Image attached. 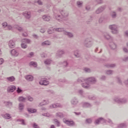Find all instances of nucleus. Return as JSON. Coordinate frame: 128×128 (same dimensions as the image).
I'll use <instances>...</instances> for the list:
<instances>
[{"label": "nucleus", "instance_id": "17", "mask_svg": "<svg viewBox=\"0 0 128 128\" xmlns=\"http://www.w3.org/2000/svg\"><path fill=\"white\" fill-rule=\"evenodd\" d=\"M109 46L112 50H116V44L114 42H110Z\"/></svg>", "mask_w": 128, "mask_h": 128}, {"label": "nucleus", "instance_id": "39", "mask_svg": "<svg viewBox=\"0 0 128 128\" xmlns=\"http://www.w3.org/2000/svg\"><path fill=\"white\" fill-rule=\"evenodd\" d=\"M26 100V98H24V96H20L18 98V100L19 102H25L24 100Z\"/></svg>", "mask_w": 128, "mask_h": 128}, {"label": "nucleus", "instance_id": "26", "mask_svg": "<svg viewBox=\"0 0 128 128\" xmlns=\"http://www.w3.org/2000/svg\"><path fill=\"white\" fill-rule=\"evenodd\" d=\"M42 18L46 22H50V18L48 16H46V15H44L42 16Z\"/></svg>", "mask_w": 128, "mask_h": 128}, {"label": "nucleus", "instance_id": "37", "mask_svg": "<svg viewBox=\"0 0 128 128\" xmlns=\"http://www.w3.org/2000/svg\"><path fill=\"white\" fill-rule=\"evenodd\" d=\"M56 116H58V118H64V114L60 112H57L56 114Z\"/></svg>", "mask_w": 128, "mask_h": 128}, {"label": "nucleus", "instance_id": "54", "mask_svg": "<svg viewBox=\"0 0 128 128\" xmlns=\"http://www.w3.org/2000/svg\"><path fill=\"white\" fill-rule=\"evenodd\" d=\"M48 32L49 34H52L54 33V29L52 30H48Z\"/></svg>", "mask_w": 128, "mask_h": 128}, {"label": "nucleus", "instance_id": "16", "mask_svg": "<svg viewBox=\"0 0 128 128\" xmlns=\"http://www.w3.org/2000/svg\"><path fill=\"white\" fill-rule=\"evenodd\" d=\"M25 78L28 82H32L34 80V76L32 75H26L25 76Z\"/></svg>", "mask_w": 128, "mask_h": 128}, {"label": "nucleus", "instance_id": "46", "mask_svg": "<svg viewBox=\"0 0 128 128\" xmlns=\"http://www.w3.org/2000/svg\"><path fill=\"white\" fill-rule=\"evenodd\" d=\"M4 104H5L6 106H12V102H10L4 101Z\"/></svg>", "mask_w": 128, "mask_h": 128}, {"label": "nucleus", "instance_id": "23", "mask_svg": "<svg viewBox=\"0 0 128 128\" xmlns=\"http://www.w3.org/2000/svg\"><path fill=\"white\" fill-rule=\"evenodd\" d=\"M3 118L6 120H10V118H12V116H10V114H6L3 115Z\"/></svg>", "mask_w": 128, "mask_h": 128}, {"label": "nucleus", "instance_id": "38", "mask_svg": "<svg viewBox=\"0 0 128 128\" xmlns=\"http://www.w3.org/2000/svg\"><path fill=\"white\" fill-rule=\"evenodd\" d=\"M54 122L56 123V124L57 126H60V122H59V121L56 119L54 120Z\"/></svg>", "mask_w": 128, "mask_h": 128}, {"label": "nucleus", "instance_id": "55", "mask_svg": "<svg viewBox=\"0 0 128 128\" xmlns=\"http://www.w3.org/2000/svg\"><path fill=\"white\" fill-rule=\"evenodd\" d=\"M96 1L98 4H102L103 2L102 0H96Z\"/></svg>", "mask_w": 128, "mask_h": 128}, {"label": "nucleus", "instance_id": "49", "mask_svg": "<svg viewBox=\"0 0 128 128\" xmlns=\"http://www.w3.org/2000/svg\"><path fill=\"white\" fill-rule=\"evenodd\" d=\"M56 18L59 22H60V20H62V17H60V15H56Z\"/></svg>", "mask_w": 128, "mask_h": 128}, {"label": "nucleus", "instance_id": "24", "mask_svg": "<svg viewBox=\"0 0 128 128\" xmlns=\"http://www.w3.org/2000/svg\"><path fill=\"white\" fill-rule=\"evenodd\" d=\"M51 43L50 42L48 41V40H46L44 42H42V46H50Z\"/></svg>", "mask_w": 128, "mask_h": 128}, {"label": "nucleus", "instance_id": "13", "mask_svg": "<svg viewBox=\"0 0 128 128\" xmlns=\"http://www.w3.org/2000/svg\"><path fill=\"white\" fill-rule=\"evenodd\" d=\"M63 34H64V36H68V38H74V34L70 32L64 31Z\"/></svg>", "mask_w": 128, "mask_h": 128}, {"label": "nucleus", "instance_id": "64", "mask_svg": "<svg viewBox=\"0 0 128 128\" xmlns=\"http://www.w3.org/2000/svg\"><path fill=\"white\" fill-rule=\"evenodd\" d=\"M123 50L125 52H128V50L126 48H123Z\"/></svg>", "mask_w": 128, "mask_h": 128}, {"label": "nucleus", "instance_id": "1", "mask_svg": "<svg viewBox=\"0 0 128 128\" xmlns=\"http://www.w3.org/2000/svg\"><path fill=\"white\" fill-rule=\"evenodd\" d=\"M92 44H94V42L92 41V38H85L83 42V46L86 48H92Z\"/></svg>", "mask_w": 128, "mask_h": 128}, {"label": "nucleus", "instance_id": "36", "mask_svg": "<svg viewBox=\"0 0 128 128\" xmlns=\"http://www.w3.org/2000/svg\"><path fill=\"white\" fill-rule=\"evenodd\" d=\"M116 64H106L105 65V66H106V68H114L116 67Z\"/></svg>", "mask_w": 128, "mask_h": 128}, {"label": "nucleus", "instance_id": "44", "mask_svg": "<svg viewBox=\"0 0 128 128\" xmlns=\"http://www.w3.org/2000/svg\"><path fill=\"white\" fill-rule=\"evenodd\" d=\"M21 47L22 48H28V45L22 42L21 44Z\"/></svg>", "mask_w": 128, "mask_h": 128}, {"label": "nucleus", "instance_id": "2", "mask_svg": "<svg viewBox=\"0 0 128 128\" xmlns=\"http://www.w3.org/2000/svg\"><path fill=\"white\" fill-rule=\"evenodd\" d=\"M109 28L111 30L112 34H118V26L116 24H112L109 26Z\"/></svg>", "mask_w": 128, "mask_h": 128}, {"label": "nucleus", "instance_id": "47", "mask_svg": "<svg viewBox=\"0 0 128 128\" xmlns=\"http://www.w3.org/2000/svg\"><path fill=\"white\" fill-rule=\"evenodd\" d=\"M26 98L29 102H32V100H34V98L32 97L31 96H27Z\"/></svg>", "mask_w": 128, "mask_h": 128}, {"label": "nucleus", "instance_id": "40", "mask_svg": "<svg viewBox=\"0 0 128 128\" xmlns=\"http://www.w3.org/2000/svg\"><path fill=\"white\" fill-rule=\"evenodd\" d=\"M18 106L20 110L22 111V110H24V104L22 103H20L19 104Z\"/></svg>", "mask_w": 128, "mask_h": 128}, {"label": "nucleus", "instance_id": "8", "mask_svg": "<svg viewBox=\"0 0 128 128\" xmlns=\"http://www.w3.org/2000/svg\"><path fill=\"white\" fill-rule=\"evenodd\" d=\"M104 38L107 40L109 42H114V38L112 37L108 34H104Z\"/></svg>", "mask_w": 128, "mask_h": 128}, {"label": "nucleus", "instance_id": "52", "mask_svg": "<svg viewBox=\"0 0 128 128\" xmlns=\"http://www.w3.org/2000/svg\"><path fill=\"white\" fill-rule=\"evenodd\" d=\"M34 2H38V4H39V6H42V2L40 0H37V2L35 1Z\"/></svg>", "mask_w": 128, "mask_h": 128}, {"label": "nucleus", "instance_id": "61", "mask_svg": "<svg viewBox=\"0 0 128 128\" xmlns=\"http://www.w3.org/2000/svg\"><path fill=\"white\" fill-rule=\"evenodd\" d=\"M106 76H102L100 80H106Z\"/></svg>", "mask_w": 128, "mask_h": 128}, {"label": "nucleus", "instance_id": "42", "mask_svg": "<svg viewBox=\"0 0 128 128\" xmlns=\"http://www.w3.org/2000/svg\"><path fill=\"white\" fill-rule=\"evenodd\" d=\"M62 64L64 68H68V61H64Z\"/></svg>", "mask_w": 128, "mask_h": 128}, {"label": "nucleus", "instance_id": "48", "mask_svg": "<svg viewBox=\"0 0 128 128\" xmlns=\"http://www.w3.org/2000/svg\"><path fill=\"white\" fill-rule=\"evenodd\" d=\"M86 124H92V120L91 118H88L86 120Z\"/></svg>", "mask_w": 128, "mask_h": 128}, {"label": "nucleus", "instance_id": "10", "mask_svg": "<svg viewBox=\"0 0 128 128\" xmlns=\"http://www.w3.org/2000/svg\"><path fill=\"white\" fill-rule=\"evenodd\" d=\"M64 124H67V126H74V120H64Z\"/></svg>", "mask_w": 128, "mask_h": 128}, {"label": "nucleus", "instance_id": "14", "mask_svg": "<svg viewBox=\"0 0 128 128\" xmlns=\"http://www.w3.org/2000/svg\"><path fill=\"white\" fill-rule=\"evenodd\" d=\"M8 46L10 48H14L16 47V42L12 40H10L8 42Z\"/></svg>", "mask_w": 128, "mask_h": 128}, {"label": "nucleus", "instance_id": "21", "mask_svg": "<svg viewBox=\"0 0 128 128\" xmlns=\"http://www.w3.org/2000/svg\"><path fill=\"white\" fill-rule=\"evenodd\" d=\"M27 110L29 114H36V110L34 108H28Z\"/></svg>", "mask_w": 128, "mask_h": 128}, {"label": "nucleus", "instance_id": "53", "mask_svg": "<svg viewBox=\"0 0 128 128\" xmlns=\"http://www.w3.org/2000/svg\"><path fill=\"white\" fill-rule=\"evenodd\" d=\"M32 128H40V126L34 123L33 126H32Z\"/></svg>", "mask_w": 128, "mask_h": 128}, {"label": "nucleus", "instance_id": "51", "mask_svg": "<svg viewBox=\"0 0 128 128\" xmlns=\"http://www.w3.org/2000/svg\"><path fill=\"white\" fill-rule=\"evenodd\" d=\"M16 92L18 94H20V92H22V90L20 88V87H18L16 90Z\"/></svg>", "mask_w": 128, "mask_h": 128}, {"label": "nucleus", "instance_id": "45", "mask_svg": "<svg viewBox=\"0 0 128 128\" xmlns=\"http://www.w3.org/2000/svg\"><path fill=\"white\" fill-rule=\"evenodd\" d=\"M23 42H27V44H30V40L29 39L24 38L22 40Z\"/></svg>", "mask_w": 128, "mask_h": 128}, {"label": "nucleus", "instance_id": "3", "mask_svg": "<svg viewBox=\"0 0 128 128\" xmlns=\"http://www.w3.org/2000/svg\"><path fill=\"white\" fill-rule=\"evenodd\" d=\"M106 5L102 6L99 8H98L96 10L95 12L96 14H102L103 12L106 10Z\"/></svg>", "mask_w": 128, "mask_h": 128}, {"label": "nucleus", "instance_id": "31", "mask_svg": "<svg viewBox=\"0 0 128 128\" xmlns=\"http://www.w3.org/2000/svg\"><path fill=\"white\" fill-rule=\"evenodd\" d=\"M30 66H32L34 68H36V66H38V64H36V62H30Z\"/></svg>", "mask_w": 128, "mask_h": 128}, {"label": "nucleus", "instance_id": "25", "mask_svg": "<svg viewBox=\"0 0 128 128\" xmlns=\"http://www.w3.org/2000/svg\"><path fill=\"white\" fill-rule=\"evenodd\" d=\"M44 64L47 66H50L52 64V60L50 59H47L44 61Z\"/></svg>", "mask_w": 128, "mask_h": 128}, {"label": "nucleus", "instance_id": "56", "mask_svg": "<svg viewBox=\"0 0 128 128\" xmlns=\"http://www.w3.org/2000/svg\"><path fill=\"white\" fill-rule=\"evenodd\" d=\"M106 74H112V70H108L106 71Z\"/></svg>", "mask_w": 128, "mask_h": 128}, {"label": "nucleus", "instance_id": "27", "mask_svg": "<svg viewBox=\"0 0 128 128\" xmlns=\"http://www.w3.org/2000/svg\"><path fill=\"white\" fill-rule=\"evenodd\" d=\"M110 16L112 18H116V12L112 11L110 12Z\"/></svg>", "mask_w": 128, "mask_h": 128}, {"label": "nucleus", "instance_id": "60", "mask_svg": "<svg viewBox=\"0 0 128 128\" xmlns=\"http://www.w3.org/2000/svg\"><path fill=\"white\" fill-rule=\"evenodd\" d=\"M88 98L89 100H96V98H95L94 96H89L88 97Z\"/></svg>", "mask_w": 128, "mask_h": 128}, {"label": "nucleus", "instance_id": "12", "mask_svg": "<svg viewBox=\"0 0 128 128\" xmlns=\"http://www.w3.org/2000/svg\"><path fill=\"white\" fill-rule=\"evenodd\" d=\"M16 90V87L14 86H10L8 88V92H14Z\"/></svg>", "mask_w": 128, "mask_h": 128}, {"label": "nucleus", "instance_id": "18", "mask_svg": "<svg viewBox=\"0 0 128 128\" xmlns=\"http://www.w3.org/2000/svg\"><path fill=\"white\" fill-rule=\"evenodd\" d=\"M14 28L16 30H18L20 32H24V28L22 26H20L15 25L14 26Z\"/></svg>", "mask_w": 128, "mask_h": 128}, {"label": "nucleus", "instance_id": "6", "mask_svg": "<svg viewBox=\"0 0 128 128\" xmlns=\"http://www.w3.org/2000/svg\"><path fill=\"white\" fill-rule=\"evenodd\" d=\"M101 122H106V120H104V118L100 117L95 120L94 123L95 124H100Z\"/></svg>", "mask_w": 128, "mask_h": 128}, {"label": "nucleus", "instance_id": "22", "mask_svg": "<svg viewBox=\"0 0 128 128\" xmlns=\"http://www.w3.org/2000/svg\"><path fill=\"white\" fill-rule=\"evenodd\" d=\"M6 80H8V82H14V80H16V78H14V76H12L7 78Z\"/></svg>", "mask_w": 128, "mask_h": 128}, {"label": "nucleus", "instance_id": "29", "mask_svg": "<svg viewBox=\"0 0 128 128\" xmlns=\"http://www.w3.org/2000/svg\"><path fill=\"white\" fill-rule=\"evenodd\" d=\"M74 56H76V58H80V54L78 50H75L74 52Z\"/></svg>", "mask_w": 128, "mask_h": 128}, {"label": "nucleus", "instance_id": "41", "mask_svg": "<svg viewBox=\"0 0 128 128\" xmlns=\"http://www.w3.org/2000/svg\"><path fill=\"white\" fill-rule=\"evenodd\" d=\"M60 106H61V105L60 104H53L52 105V107L53 108H60Z\"/></svg>", "mask_w": 128, "mask_h": 128}, {"label": "nucleus", "instance_id": "9", "mask_svg": "<svg viewBox=\"0 0 128 128\" xmlns=\"http://www.w3.org/2000/svg\"><path fill=\"white\" fill-rule=\"evenodd\" d=\"M10 54L14 56H18V55L20 54V52L18 50L13 49L10 50Z\"/></svg>", "mask_w": 128, "mask_h": 128}, {"label": "nucleus", "instance_id": "32", "mask_svg": "<svg viewBox=\"0 0 128 128\" xmlns=\"http://www.w3.org/2000/svg\"><path fill=\"white\" fill-rule=\"evenodd\" d=\"M82 88H90V85H88L87 82L82 84Z\"/></svg>", "mask_w": 128, "mask_h": 128}, {"label": "nucleus", "instance_id": "30", "mask_svg": "<svg viewBox=\"0 0 128 128\" xmlns=\"http://www.w3.org/2000/svg\"><path fill=\"white\" fill-rule=\"evenodd\" d=\"M126 128V124L124 123H122L119 124L117 127V128Z\"/></svg>", "mask_w": 128, "mask_h": 128}, {"label": "nucleus", "instance_id": "62", "mask_svg": "<svg viewBox=\"0 0 128 128\" xmlns=\"http://www.w3.org/2000/svg\"><path fill=\"white\" fill-rule=\"evenodd\" d=\"M122 60H124V62H128V57H126V58H124L122 59Z\"/></svg>", "mask_w": 128, "mask_h": 128}, {"label": "nucleus", "instance_id": "15", "mask_svg": "<svg viewBox=\"0 0 128 128\" xmlns=\"http://www.w3.org/2000/svg\"><path fill=\"white\" fill-rule=\"evenodd\" d=\"M60 14H61L63 18H66L67 16H68V13L66 12V10H60Z\"/></svg>", "mask_w": 128, "mask_h": 128}, {"label": "nucleus", "instance_id": "58", "mask_svg": "<svg viewBox=\"0 0 128 128\" xmlns=\"http://www.w3.org/2000/svg\"><path fill=\"white\" fill-rule=\"evenodd\" d=\"M7 28L8 30H12V26L10 25H8Z\"/></svg>", "mask_w": 128, "mask_h": 128}, {"label": "nucleus", "instance_id": "20", "mask_svg": "<svg viewBox=\"0 0 128 128\" xmlns=\"http://www.w3.org/2000/svg\"><path fill=\"white\" fill-rule=\"evenodd\" d=\"M71 104L73 106H76V104H78V100L76 98H74L71 100Z\"/></svg>", "mask_w": 128, "mask_h": 128}, {"label": "nucleus", "instance_id": "11", "mask_svg": "<svg viewBox=\"0 0 128 128\" xmlns=\"http://www.w3.org/2000/svg\"><path fill=\"white\" fill-rule=\"evenodd\" d=\"M23 16L27 18L28 20H30V18H32V14L30 12H26L23 13Z\"/></svg>", "mask_w": 128, "mask_h": 128}, {"label": "nucleus", "instance_id": "43", "mask_svg": "<svg viewBox=\"0 0 128 128\" xmlns=\"http://www.w3.org/2000/svg\"><path fill=\"white\" fill-rule=\"evenodd\" d=\"M76 4L78 8H82V2L78 1L76 2Z\"/></svg>", "mask_w": 128, "mask_h": 128}, {"label": "nucleus", "instance_id": "7", "mask_svg": "<svg viewBox=\"0 0 128 128\" xmlns=\"http://www.w3.org/2000/svg\"><path fill=\"white\" fill-rule=\"evenodd\" d=\"M86 80H88L89 84H94L96 82V79L94 77L88 78L86 79Z\"/></svg>", "mask_w": 128, "mask_h": 128}, {"label": "nucleus", "instance_id": "50", "mask_svg": "<svg viewBox=\"0 0 128 128\" xmlns=\"http://www.w3.org/2000/svg\"><path fill=\"white\" fill-rule=\"evenodd\" d=\"M84 70L86 72H90V68H84Z\"/></svg>", "mask_w": 128, "mask_h": 128}, {"label": "nucleus", "instance_id": "33", "mask_svg": "<svg viewBox=\"0 0 128 128\" xmlns=\"http://www.w3.org/2000/svg\"><path fill=\"white\" fill-rule=\"evenodd\" d=\"M86 79L84 78H78L77 80L78 82H86Z\"/></svg>", "mask_w": 128, "mask_h": 128}, {"label": "nucleus", "instance_id": "63", "mask_svg": "<svg viewBox=\"0 0 128 128\" xmlns=\"http://www.w3.org/2000/svg\"><path fill=\"white\" fill-rule=\"evenodd\" d=\"M86 10H90V6H86Z\"/></svg>", "mask_w": 128, "mask_h": 128}, {"label": "nucleus", "instance_id": "28", "mask_svg": "<svg viewBox=\"0 0 128 128\" xmlns=\"http://www.w3.org/2000/svg\"><path fill=\"white\" fill-rule=\"evenodd\" d=\"M83 108H90L92 106V104L88 102H84L82 105Z\"/></svg>", "mask_w": 128, "mask_h": 128}, {"label": "nucleus", "instance_id": "35", "mask_svg": "<svg viewBox=\"0 0 128 128\" xmlns=\"http://www.w3.org/2000/svg\"><path fill=\"white\" fill-rule=\"evenodd\" d=\"M17 122H20L22 126H26V124L24 119H18Z\"/></svg>", "mask_w": 128, "mask_h": 128}, {"label": "nucleus", "instance_id": "5", "mask_svg": "<svg viewBox=\"0 0 128 128\" xmlns=\"http://www.w3.org/2000/svg\"><path fill=\"white\" fill-rule=\"evenodd\" d=\"M39 84L41 86H48V84H50V82L48 80H47L46 78H44L40 80Z\"/></svg>", "mask_w": 128, "mask_h": 128}, {"label": "nucleus", "instance_id": "57", "mask_svg": "<svg viewBox=\"0 0 128 128\" xmlns=\"http://www.w3.org/2000/svg\"><path fill=\"white\" fill-rule=\"evenodd\" d=\"M34 52H30L29 54V55H28L27 56L28 58H32V56H34Z\"/></svg>", "mask_w": 128, "mask_h": 128}, {"label": "nucleus", "instance_id": "4", "mask_svg": "<svg viewBox=\"0 0 128 128\" xmlns=\"http://www.w3.org/2000/svg\"><path fill=\"white\" fill-rule=\"evenodd\" d=\"M114 102H117L118 104H126L128 102V100L124 98H116L114 100Z\"/></svg>", "mask_w": 128, "mask_h": 128}, {"label": "nucleus", "instance_id": "19", "mask_svg": "<svg viewBox=\"0 0 128 128\" xmlns=\"http://www.w3.org/2000/svg\"><path fill=\"white\" fill-rule=\"evenodd\" d=\"M56 54L59 58H62V54H64V51L62 50H59L57 52Z\"/></svg>", "mask_w": 128, "mask_h": 128}, {"label": "nucleus", "instance_id": "34", "mask_svg": "<svg viewBox=\"0 0 128 128\" xmlns=\"http://www.w3.org/2000/svg\"><path fill=\"white\" fill-rule=\"evenodd\" d=\"M55 30L56 32H66L64 28H57L55 29Z\"/></svg>", "mask_w": 128, "mask_h": 128}, {"label": "nucleus", "instance_id": "59", "mask_svg": "<svg viewBox=\"0 0 128 128\" xmlns=\"http://www.w3.org/2000/svg\"><path fill=\"white\" fill-rule=\"evenodd\" d=\"M2 26L3 28H6V26H8V23H6V22H5L2 24Z\"/></svg>", "mask_w": 128, "mask_h": 128}]
</instances>
